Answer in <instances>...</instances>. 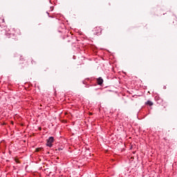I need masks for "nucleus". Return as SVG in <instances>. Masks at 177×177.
Wrapping results in <instances>:
<instances>
[{
    "mask_svg": "<svg viewBox=\"0 0 177 177\" xmlns=\"http://www.w3.org/2000/svg\"><path fill=\"white\" fill-rule=\"evenodd\" d=\"M58 32L59 35L62 34V39H64L65 44H71V45L77 44V37L75 36H72L71 33L66 35L67 30L66 29V25H64V24H61L58 28Z\"/></svg>",
    "mask_w": 177,
    "mask_h": 177,
    "instance_id": "obj_1",
    "label": "nucleus"
},
{
    "mask_svg": "<svg viewBox=\"0 0 177 177\" xmlns=\"http://www.w3.org/2000/svg\"><path fill=\"white\" fill-rule=\"evenodd\" d=\"M7 38H12L14 41H17V35H20V30L12 28L6 32Z\"/></svg>",
    "mask_w": 177,
    "mask_h": 177,
    "instance_id": "obj_2",
    "label": "nucleus"
},
{
    "mask_svg": "<svg viewBox=\"0 0 177 177\" xmlns=\"http://www.w3.org/2000/svg\"><path fill=\"white\" fill-rule=\"evenodd\" d=\"M155 100L158 104L162 106L164 109H166L168 106V104L166 102H164V100H162L158 95L155 96Z\"/></svg>",
    "mask_w": 177,
    "mask_h": 177,
    "instance_id": "obj_3",
    "label": "nucleus"
},
{
    "mask_svg": "<svg viewBox=\"0 0 177 177\" xmlns=\"http://www.w3.org/2000/svg\"><path fill=\"white\" fill-rule=\"evenodd\" d=\"M53 142H55V138L53 137H49L48 139H47L46 146L48 147H52L53 146Z\"/></svg>",
    "mask_w": 177,
    "mask_h": 177,
    "instance_id": "obj_4",
    "label": "nucleus"
},
{
    "mask_svg": "<svg viewBox=\"0 0 177 177\" xmlns=\"http://www.w3.org/2000/svg\"><path fill=\"white\" fill-rule=\"evenodd\" d=\"M103 82H104V80H103V78H102V77L97 78V85H100L102 86V85H103Z\"/></svg>",
    "mask_w": 177,
    "mask_h": 177,
    "instance_id": "obj_5",
    "label": "nucleus"
},
{
    "mask_svg": "<svg viewBox=\"0 0 177 177\" xmlns=\"http://www.w3.org/2000/svg\"><path fill=\"white\" fill-rule=\"evenodd\" d=\"M145 106H149V107H151V106H153V104H154L153 103V102L150 101V100H148L147 102H146L145 103Z\"/></svg>",
    "mask_w": 177,
    "mask_h": 177,
    "instance_id": "obj_6",
    "label": "nucleus"
},
{
    "mask_svg": "<svg viewBox=\"0 0 177 177\" xmlns=\"http://www.w3.org/2000/svg\"><path fill=\"white\" fill-rule=\"evenodd\" d=\"M19 60L21 64H24V62H26V59L23 56H20Z\"/></svg>",
    "mask_w": 177,
    "mask_h": 177,
    "instance_id": "obj_7",
    "label": "nucleus"
},
{
    "mask_svg": "<svg viewBox=\"0 0 177 177\" xmlns=\"http://www.w3.org/2000/svg\"><path fill=\"white\" fill-rule=\"evenodd\" d=\"M173 24H174L175 28H177V20H175L174 21H173Z\"/></svg>",
    "mask_w": 177,
    "mask_h": 177,
    "instance_id": "obj_8",
    "label": "nucleus"
},
{
    "mask_svg": "<svg viewBox=\"0 0 177 177\" xmlns=\"http://www.w3.org/2000/svg\"><path fill=\"white\" fill-rule=\"evenodd\" d=\"M30 60L31 61L32 64H37V62L34 61V59H30Z\"/></svg>",
    "mask_w": 177,
    "mask_h": 177,
    "instance_id": "obj_9",
    "label": "nucleus"
},
{
    "mask_svg": "<svg viewBox=\"0 0 177 177\" xmlns=\"http://www.w3.org/2000/svg\"><path fill=\"white\" fill-rule=\"evenodd\" d=\"M46 13H47V15H48V17H51V18H53V17H52V16H50V15H49V12H46Z\"/></svg>",
    "mask_w": 177,
    "mask_h": 177,
    "instance_id": "obj_10",
    "label": "nucleus"
},
{
    "mask_svg": "<svg viewBox=\"0 0 177 177\" xmlns=\"http://www.w3.org/2000/svg\"><path fill=\"white\" fill-rule=\"evenodd\" d=\"M144 26V28H145V30H147V24L143 25Z\"/></svg>",
    "mask_w": 177,
    "mask_h": 177,
    "instance_id": "obj_11",
    "label": "nucleus"
},
{
    "mask_svg": "<svg viewBox=\"0 0 177 177\" xmlns=\"http://www.w3.org/2000/svg\"><path fill=\"white\" fill-rule=\"evenodd\" d=\"M50 10H49V12L53 11V7H50Z\"/></svg>",
    "mask_w": 177,
    "mask_h": 177,
    "instance_id": "obj_12",
    "label": "nucleus"
},
{
    "mask_svg": "<svg viewBox=\"0 0 177 177\" xmlns=\"http://www.w3.org/2000/svg\"><path fill=\"white\" fill-rule=\"evenodd\" d=\"M97 30H100V32H102V29L100 28H96Z\"/></svg>",
    "mask_w": 177,
    "mask_h": 177,
    "instance_id": "obj_13",
    "label": "nucleus"
},
{
    "mask_svg": "<svg viewBox=\"0 0 177 177\" xmlns=\"http://www.w3.org/2000/svg\"><path fill=\"white\" fill-rule=\"evenodd\" d=\"M58 150H59V151H60V150H62V149L61 148H58Z\"/></svg>",
    "mask_w": 177,
    "mask_h": 177,
    "instance_id": "obj_14",
    "label": "nucleus"
},
{
    "mask_svg": "<svg viewBox=\"0 0 177 177\" xmlns=\"http://www.w3.org/2000/svg\"><path fill=\"white\" fill-rule=\"evenodd\" d=\"M164 89H167V87H166V86H165V87H164Z\"/></svg>",
    "mask_w": 177,
    "mask_h": 177,
    "instance_id": "obj_15",
    "label": "nucleus"
},
{
    "mask_svg": "<svg viewBox=\"0 0 177 177\" xmlns=\"http://www.w3.org/2000/svg\"><path fill=\"white\" fill-rule=\"evenodd\" d=\"M39 131H41V127H39Z\"/></svg>",
    "mask_w": 177,
    "mask_h": 177,
    "instance_id": "obj_16",
    "label": "nucleus"
},
{
    "mask_svg": "<svg viewBox=\"0 0 177 177\" xmlns=\"http://www.w3.org/2000/svg\"><path fill=\"white\" fill-rule=\"evenodd\" d=\"M109 6H110V5H111V4H110V3H109Z\"/></svg>",
    "mask_w": 177,
    "mask_h": 177,
    "instance_id": "obj_17",
    "label": "nucleus"
}]
</instances>
